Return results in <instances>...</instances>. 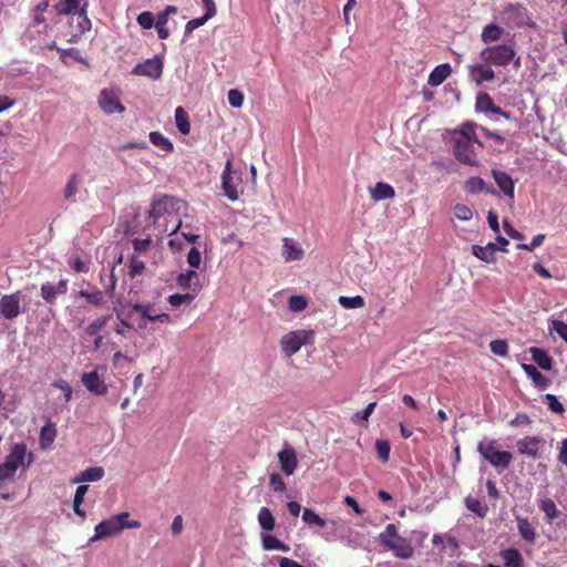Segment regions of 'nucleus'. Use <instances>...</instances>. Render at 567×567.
<instances>
[{
  "label": "nucleus",
  "mask_w": 567,
  "mask_h": 567,
  "mask_svg": "<svg viewBox=\"0 0 567 567\" xmlns=\"http://www.w3.org/2000/svg\"><path fill=\"white\" fill-rule=\"evenodd\" d=\"M478 125L466 122L453 131V153L455 158L465 165L477 166V153L484 145L476 134Z\"/></svg>",
  "instance_id": "nucleus-1"
},
{
  "label": "nucleus",
  "mask_w": 567,
  "mask_h": 567,
  "mask_svg": "<svg viewBox=\"0 0 567 567\" xmlns=\"http://www.w3.org/2000/svg\"><path fill=\"white\" fill-rule=\"evenodd\" d=\"M380 544L400 559H410L414 555L411 540L399 534L395 524H388L379 535Z\"/></svg>",
  "instance_id": "nucleus-2"
},
{
  "label": "nucleus",
  "mask_w": 567,
  "mask_h": 567,
  "mask_svg": "<svg viewBox=\"0 0 567 567\" xmlns=\"http://www.w3.org/2000/svg\"><path fill=\"white\" fill-rule=\"evenodd\" d=\"M221 189L230 202H236L244 194V172L233 167V161L226 162L221 173Z\"/></svg>",
  "instance_id": "nucleus-3"
},
{
  "label": "nucleus",
  "mask_w": 567,
  "mask_h": 567,
  "mask_svg": "<svg viewBox=\"0 0 567 567\" xmlns=\"http://www.w3.org/2000/svg\"><path fill=\"white\" fill-rule=\"evenodd\" d=\"M130 514L124 512L112 516L109 519L102 520L95 526V535L92 537V542L109 537L116 533L122 532L125 528H138L141 523L138 520H127Z\"/></svg>",
  "instance_id": "nucleus-4"
},
{
  "label": "nucleus",
  "mask_w": 567,
  "mask_h": 567,
  "mask_svg": "<svg viewBox=\"0 0 567 567\" xmlns=\"http://www.w3.org/2000/svg\"><path fill=\"white\" fill-rule=\"evenodd\" d=\"M477 451L484 460L499 470L508 468L513 460L511 452L496 450V442L493 440H482L477 445Z\"/></svg>",
  "instance_id": "nucleus-5"
},
{
  "label": "nucleus",
  "mask_w": 567,
  "mask_h": 567,
  "mask_svg": "<svg viewBox=\"0 0 567 567\" xmlns=\"http://www.w3.org/2000/svg\"><path fill=\"white\" fill-rule=\"evenodd\" d=\"M515 55L516 51L509 44L489 45L480 53L481 60L492 66H507L514 60Z\"/></svg>",
  "instance_id": "nucleus-6"
},
{
  "label": "nucleus",
  "mask_w": 567,
  "mask_h": 567,
  "mask_svg": "<svg viewBox=\"0 0 567 567\" xmlns=\"http://www.w3.org/2000/svg\"><path fill=\"white\" fill-rule=\"evenodd\" d=\"M315 339L313 330H295L285 334L280 340L281 351L286 357L297 353L302 346L312 344Z\"/></svg>",
  "instance_id": "nucleus-7"
},
{
  "label": "nucleus",
  "mask_w": 567,
  "mask_h": 567,
  "mask_svg": "<svg viewBox=\"0 0 567 567\" xmlns=\"http://www.w3.org/2000/svg\"><path fill=\"white\" fill-rule=\"evenodd\" d=\"M504 20L508 27L515 28H535L528 10L519 3H511L504 10Z\"/></svg>",
  "instance_id": "nucleus-8"
},
{
  "label": "nucleus",
  "mask_w": 567,
  "mask_h": 567,
  "mask_svg": "<svg viewBox=\"0 0 567 567\" xmlns=\"http://www.w3.org/2000/svg\"><path fill=\"white\" fill-rule=\"evenodd\" d=\"M132 311L141 316L142 321L171 323L172 318L166 312H156L154 303L137 302L132 306Z\"/></svg>",
  "instance_id": "nucleus-9"
},
{
  "label": "nucleus",
  "mask_w": 567,
  "mask_h": 567,
  "mask_svg": "<svg viewBox=\"0 0 567 567\" xmlns=\"http://www.w3.org/2000/svg\"><path fill=\"white\" fill-rule=\"evenodd\" d=\"M99 106L106 114L123 113L125 106L120 102L118 95L114 90L103 89L99 95Z\"/></svg>",
  "instance_id": "nucleus-10"
},
{
  "label": "nucleus",
  "mask_w": 567,
  "mask_h": 567,
  "mask_svg": "<svg viewBox=\"0 0 567 567\" xmlns=\"http://www.w3.org/2000/svg\"><path fill=\"white\" fill-rule=\"evenodd\" d=\"M0 313L4 319L12 320L21 313V292L4 295L0 299Z\"/></svg>",
  "instance_id": "nucleus-11"
},
{
  "label": "nucleus",
  "mask_w": 567,
  "mask_h": 567,
  "mask_svg": "<svg viewBox=\"0 0 567 567\" xmlns=\"http://www.w3.org/2000/svg\"><path fill=\"white\" fill-rule=\"evenodd\" d=\"M133 73L152 79H159L163 73V62L158 58L148 59L143 63H138L133 69Z\"/></svg>",
  "instance_id": "nucleus-12"
},
{
  "label": "nucleus",
  "mask_w": 567,
  "mask_h": 567,
  "mask_svg": "<svg viewBox=\"0 0 567 567\" xmlns=\"http://www.w3.org/2000/svg\"><path fill=\"white\" fill-rule=\"evenodd\" d=\"M278 460L282 473L290 476L295 473L298 466V458L296 451L292 446L287 445L278 453Z\"/></svg>",
  "instance_id": "nucleus-13"
},
{
  "label": "nucleus",
  "mask_w": 567,
  "mask_h": 567,
  "mask_svg": "<svg viewBox=\"0 0 567 567\" xmlns=\"http://www.w3.org/2000/svg\"><path fill=\"white\" fill-rule=\"evenodd\" d=\"M544 443L538 436H525L516 443L519 454L527 455L534 460L539 457V446Z\"/></svg>",
  "instance_id": "nucleus-14"
},
{
  "label": "nucleus",
  "mask_w": 567,
  "mask_h": 567,
  "mask_svg": "<svg viewBox=\"0 0 567 567\" xmlns=\"http://www.w3.org/2000/svg\"><path fill=\"white\" fill-rule=\"evenodd\" d=\"M468 75L473 82L481 85L495 79V72L492 65L487 63H476L468 66Z\"/></svg>",
  "instance_id": "nucleus-15"
},
{
  "label": "nucleus",
  "mask_w": 567,
  "mask_h": 567,
  "mask_svg": "<svg viewBox=\"0 0 567 567\" xmlns=\"http://www.w3.org/2000/svg\"><path fill=\"white\" fill-rule=\"evenodd\" d=\"M85 388L95 395H105L107 385L96 371L85 372L81 378Z\"/></svg>",
  "instance_id": "nucleus-16"
},
{
  "label": "nucleus",
  "mask_w": 567,
  "mask_h": 567,
  "mask_svg": "<svg viewBox=\"0 0 567 567\" xmlns=\"http://www.w3.org/2000/svg\"><path fill=\"white\" fill-rule=\"evenodd\" d=\"M32 458V453L27 452V445L23 443H17L11 447L10 453L7 455L4 463H9L12 470L17 472L19 466L24 464L25 457ZM31 462V460H29Z\"/></svg>",
  "instance_id": "nucleus-17"
},
{
  "label": "nucleus",
  "mask_w": 567,
  "mask_h": 567,
  "mask_svg": "<svg viewBox=\"0 0 567 567\" xmlns=\"http://www.w3.org/2000/svg\"><path fill=\"white\" fill-rule=\"evenodd\" d=\"M199 276L195 270H187L182 272L176 278V284L179 288L189 290L190 293L198 295L202 290V285L198 282Z\"/></svg>",
  "instance_id": "nucleus-18"
},
{
  "label": "nucleus",
  "mask_w": 567,
  "mask_h": 567,
  "mask_svg": "<svg viewBox=\"0 0 567 567\" xmlns=\"http://www.w3.org/2000/svg\"><path fill=\"white\" fill-rule=\"evenodd\" d=\"M68 291V280L62 279L56 285L45 282L41 286V297L48 303H54L59 295H64Z\"/></svg>",
  "instance_id": "nucleus-19"
},
{
  "label": "nucleus",
  "mask_w": 567,
  "mask_h": 567,
  "mask_svg": "<svg viewBox=\"0 0 567 567\" xmlns=\"http://www.w3.org/2000/svg\"><path fill=\"white\" fill-rule=\"evenodd\" d=\"M492 176L503 194L514 200L515 183L513 178L506 172L497 169L492 171Z\"/></svg>",
  "instance_id": "nucleus-20"
},
{
  "label": "nucleus",
  "mask_w": 567,
  "mask_h": 567,
  "mask_svg": "<svg viewBox=\"0 0 567 567\" xmlns=\"http://www.w3.org/2000/svg\"><path fill=\"white\" fill-rule=\"evenodd\" d=\"M476 109L482 112H491L493 114H498L504 116L505 118H509V114L503 111L499 106L495 105L493 99L487 93H480L476 97Z\"/></svg>",
  "instance_id": "nucleus-21"
},
{
  "label": "nucleus",
  "mask_w": 567,
  "mask_h": 567,
  "mask_svg": "<svg viewBox=\"0 0 567 567\" xmlns=\"http://www.w3.org/2000/svg\"><path fill=\"white\" fill-rule=\"evenodd\" d=\"M282 256L287 262L301 260L303 258V249L291 238H284Z\"/></svg>",
  "instance_id": "nucleus-22"
},
{
  "label": "nucleus",
  "mask_w": 567,
  "mask_h": 567,
  "mask_svg": "<svg viewBox=\"0 0 567 567\" xmlns=\"http://www.w3.org/2000/svg\"><path fill=\"white\" fill-rule=\"evenodd\" d=\"M498 250L496 244L488 243L486 246L473 245L472 254L487 264L495 261V252Z\"/></svg>",
  "instance_id": "nucleus-23"
},
{
  "label": "nucleus",
  "mask_w": 567,
  "mask_h": 567,
  "mask_svg": "<svg viewBox=\"0 0 567 567\" xmlns=\"http://www.w3.org/2000/svg\"><path fill=\"white\" fill-rule=\"evenodd\" d=\"M370 195L374 202H380L392 199L395 196V190L390 184L379 182L374 187L370 188Z\"/></svg>",
  "instance_id": "nucleus-24"
},
{
  "label": "nucleus",
  "mask_w": 567,
  "mask_h": 567,
  "mask_svg": "<svg viewBox=\"0 0 567 567\" xmlns=\"http://www.w3.org/2000/svg\"><path fill=\"white\" fill-rule=\"evenodd\" d=\"M517 529L520 537L529 544H533L536 539V532L533 524L526 517H516Z\"/></svg>",
  "instance_id": "nucleus-25"
},
{
  "label": "nucleus",
  "mask_w": 567,
  "mask_h": 567,
  "mask_svg": "<svg viewBox=\"0 0 567 567\" xmlns=\"http://www.w3.org/2000/svg\"><path fill=\"white\" fill-rule=\"evenodd\" d=\"M505 567H524V558L516 548H506L499 553Z\"/></svg>",
  "instance_id": "nucleus-26"
},
{
  "label": "nucleus",
  "mask_w": 567,
  "mask_h": 567,
  "mask_svg": "<svg viewBox=\"0 0 567 567\" xmlns=\"http://www.w3.org/2000/svg\"><path fill=\"white\" fill-rule=\"evenodd\" d=\"M104 476V468L101 466L89 467L71 480V483L95 482Z\"/></svg>",
  "instance_id": "nucleus-27"
},
{
  "label": "nucleus",
  "mask_w": 567,
  "mask_h": 567,
  "mask_svg": "<svg viewBox=\"0 0 567 567\" xmlns=\"http://www.w3.org/2000/svg\"><path fill=\"white\" fill-rule=\"evenodd\" d=\"M529 352L532 354V359L535 361V363L543 370L549 371L553 368V359L549 357V354L540 348L532 347L529 349Z\"/></svg>",
  "instance_id": "nucleus-28"
},
{
  "label": "nucleus",
  "mask_w": 567,
  "mask_h": 567,
  "mask_svg": "<svg viewBox=\"0 0 567 567\" xmlns=\"http://www.w3.org/2000/svg\"><path fill=\"white\" fill-rule=\"evenodd\" d=\"M56 437V429L54 423H47L40 431L39 443L42 450H48Z\"/></svg>",
  "instance_id": "nucleus-29"
},
{
  "label": "nucleus",
  "mask_w": 567,
  "mask_h": 567,
  "mask_svg": "<svg viewBox=\"0 0 567 567\" xmlns=\"http://www.w3.org/2000/svg\"><path fill=\"white\" fill-rule=\"evenodd\" d=\"M451 74V66L447 63L437 65L429 75L427 83L431 86H439Z\"/></svg>",
  "instance_id": "nucleus-30"
},
{
  "label": "nucleus",
  "mask_w": 567,
  "mask_h": 567,
  "mask_svg": "<svg viewBox=\"0 0 567 567\" xmlns=\"http://www.w3.org/2000/svg\"><path fill=\"white\" fill-rule=\"evenodd\" d=\"M82 0H60L55 4L58 14L75 16L82 8H80Z\"/></svg>",
  "instance_id": "nucleus-31"
},
{
  "label": "nucleus",
  "mask_w": 567,
  "mask_h": 567,
  "mask_svg": "<svg viewBox=\"0 0 567 567\" xmlns=\"http://www.w3.org/2000/svg\"><path fill=\"white\" fill-rule=\"evenodd\" d=\"M503 32H504V30L499 25H497L495 23H489L484 27V29L481 33V39L486 44L496 42L502 38Z\"/></svg>",
  "instance_id": "nucleus-32"
},
{
  "label": "nucleus",
  "mask_w": 567,
  "mask_h": 567,
  "mask_svg": "<svg viewBox=\"0 0 567 567\" xmlns=\"http://www.w3.org/2000/svg\"><path fill=\"white\" fill-rule=\"evenodd\" d=\"M522 368L525 371V373L533 380L536 386L543 390L546 389V386L548 385V380L537 370L535 365L524 363L522 364Z\"/></svg>",
  "instance_id": "nucleus-33"
},
{
  "label": "nucleus",
  "mask_w": 567,
  "mask_h": 567,
  "mask_svg": "<svg viewBox=\"0 0 567 567\" xmlns=\"http://www.w3.org/2000/svg\"><path fill=\"white\" fill-rule=\"evenodd\" d=\"M175 124L182 134H184V135L189 134L190 123H189L188 114L182 106H178L175 110Z\"/></svg>",
  "instance_id": "nucleus-34"
},
{
  "label": "nucleus",
  "mask_w": 567,
  "mask_h": 567,
  "mask_svg": "<svg viewBox=\"0 0 567 567\" xmlns=\"http://www.w3.org/2000/svg\"><path fill=\"white\" fill-rule=\"evenodd\" d=\"M79 297L84 298L90 305L94 307H101L105 303L104 292L100 289L93 291L80 290Z\"/></svg>",
  "instance_id": "nucleus-35"
},
{
  "label": "nucleus",
  "mask_w": 567,
  "mask_h": 567,
  "mask_svg": "<svg viewBox=\"0 0 567 567\" xmlns=\"http://www.w3.org/2000/svg\"><path fill=\"white\" fill-rule=\"evenodd\" d=\"M465 506L470 512L476 514L481 518H484L488 512V507L485 503L472 496H467L465 498Z\"/></svg>",
  "instance_id": "nucleus-36"
},
{
  "label": "nucleus",
  "mask_w": 567,
  "mask_h": 567,
  "mask_svg": "<svg viewBox=\"0 0 567 567\" xmlns=\"http://www.w3.org/2000/svg\"><path fill=\"white\" fill-rule=\"evenodd\" d=\"M258 523L260 527L266 532L274 530L276 526L275 517L268 507H261L258 513Z\"/></svg>",
  "instance_id": "nucleus-37"
},
{
  "label": "nucleus",
  "mask_w": 567,
  "mask_h": 567,
  "mask_svg": "<svg viewBox=\"0 0 567 567\" xmlns=\"http://www.w3.org/2000/svg\"><path fill=\"white\" fill-rule=\"evenodd\" d=\"M150 141L154 146L158 147L159 150L166 153L172 152L174 148L173 143L157 131L150 133Z\"/></svg>",
  "instance_id": "nucleus-38"
},
{
  "label": "nucleus",
  "mask_w": 567,
  "mask_h": 567,
  "mask_svg": "<svg viewBox=\"0 0 567 567\" xmlns=\"http://www.w3.org/2000/svg\"><path fill=\"white\" fill-rule=\"evenodd\" d=\"M82 181H83L82 176L78 173H74L70 176V178L68 179V183L65 185V188H64V198L66 200H70L75 196V194L79 190L80 185L82 184Z\"/></svg>",
  "instance_id": "nucleus-39"
},
{
  "label": "nucleus",
  "mask_w": 567,
  "mask_h": 567,
  "mask_svg": "<svg viewBox=\"0 0 567 567\" xmlns=\"http://www.w3.org/2000/svg\"><path fill=\"white\" fill-rule=\"evenodd\" d=\"M89 489L87 485H79L75 491V495L73 498V511L76 515L84 518L86 513L81 508V505L84 502L85 494Z\"/></svg>",
  "instance_id": "nucleus-40"
},
{
  "label": "nucleus",
  "mask_w": 567,
  "mask_h": 567,
  "mask_svg": "<svg viewBox=\"0 0 567 567\" xmlns=\"http://www.w3.org/2000/svg\"><path fill=\"white\" fill-rule=\"evenodd\" d=\"M262 547L266 550H281V551H288L289 547L284 544L281 540H279L274 535H264L261 538Z\"/></svg>",
  "instance_id": "nucleus-41"
},
{
  "label": "nucleus",
  "mask_w": 567,
  "mask_h": 567,
  "mask_svg": "<svg viewBox=\"0 0 567 567\" xmlns=\"http://www.w3.org/2000/svg\"><path fill=\"white\" fill-rule=\"evenodd\" d=\"M145 270V262L137 256L133 255L128 261V276L135 278L141 276Z\"/></svg>",
  "instance_id": "nucleus-42"
},
{
  "label": "nucleus",
  "mask_w": 567,
  "mask_h": 567,
  "mask_svg": "<svg viewBox=\"0 0 567 567\" xmlns=\"http://www.w3.org/2000/svg\"><path fill=\"white\" fill-rule=\"evenodd\" d=\"M168 199V196H163L161 199L154 200L150 210V217L157 219L162 216L166 212Z\"/></svg>",
  "instance_id": "nucleus-43"
},
{
  "label": "nucleus",
  "mask_w": 567,
  "mask_h": 567,
  "mask_svg": "<svg viewBox=\"0 0 567 567\" xmlns=\"http://www.w3.org/2000/svg\"><path fill=\"white\" fill-rule=\"evenodd\" d=\"M486 188V183L481 177H471L465 182V190L470 194H478Z\"/></svg>",
  "instance_id": "nucleus-44"
},
{
  "label": "nucleus",
  "mask_w": 567,
  "mask_h": 567,
  "mask_svg": "<svg viewBox=\"0 0 567 567\" xmlns=\"http://www.w3.org/2000/svg\"><path fill=\"white\" fill-rule=\"evenodd\" d=\"M339 303L346 309H355L364 307L365 302L361 296L347 297L341 296L339 298Z\"/></svg>",
  "instance_id": "nucleus-45"
},
{
  "label": "nucleus",
  "mask_w": 567,
  "mask_h": 567,
  "mask_svg": "<svg viewBox=\"0 0 567 567\" xmlns=\"http://www.w3.org/2000/svg\"><path fill=\"white\" fill-rule=\"evenodd\" d=\"M302 520L308 525H316L319 527L326 526V520L310 508L303 509Z\"/></svg>",
  "instance_id": "nucleus-46"
},
{
  "label": "nucleus",
  "mask_w": 567,
  "mask_h": 567,
  "mask_svg": "<svg viewBox=\"0 0 567 567\" xmlns=\"http://www.w3.org/2000/svg\"><path fill=\"white\" fill-rule=\"evenodd\" d=\"M196 295L187 293H174L168 297V302L172 307H179L183 303H190L195 299Z\"/></svg>",
  "instance_id": "nucleus-47"
},
{
  "label": "nucleus",
  "mask_w": 567,
  "mask_h": 567,
  "mask_svg": "<svg viewBox=\"0 0 567 567\" xmlns=\"http://www.w3.org/2000/svg\"><path fill=\"white\" fill-rule=\"evenodd\" d=\"M539 508L545 513L546 517L549 520H553L558 516V509L556 507V504L550 498L543 499L539 504Z\"/></svg>",
  "instance_id": "nucleus-48"
},
{
  "label": "nucleus",
  "mask_w": 567,
  "mask_h": 567,
  "mask_svg": "<svg viewBox=\"0 0 567 567\" xmlns=\"http://www.w3.org/2000/svg\"><path fill=\"white\" fill-rule=\"evenodd\" d=\"M453 214L458 220H470L473 217L472 209L465 204H456L453 208Z\"/></svg>",
  "instance_id": "nucleus-49"
},
{
  "label": "nucleus",
  "mask_w": 567,
  "mask_h": 567,
  "mask_svg": "<svg viewBox=\"0 0 567 567\" xmlns=\"http://www.w3.org/2000/svg\"><path fill=\"white\" fill-rule=\"evenodd\" d=\"M288 306L291 311L300 312L307 308L308 300L303 296H291Z\"/></svg>",
  "instance_id": "nucleus-50"
},
{
  "label": "nucleus",
  "mask_w": 567,
  "mask_h": 567,
  "mask_svg": "<svg viewBox=\"0 0 567 567\" xmlns=\"http://www.w3.org/2000/svg\"><path fill=\"white\" fill-rule=\"evenodd\" d=\"M73 18H75L78 23V31L80 33H84L91 29V21L86 16L85 10L82 8Z\"/></svg>",
  "instance_id": "nucleus-51"
},
{
  "label": "nucleus",
  "mask_w": 567,
  "mask_h": 567,
  "mask_svg": "<svg viewBox=\"0 0 567 567\" xmlns=\"http://www.w3.org/2000/svg\"><path fill=\"white\" fill-rule=\"evenodd\" d=\"M489 349L494 354L499 357H506L508 354V344L502 339L491 341Z\"/></svg>",
  "instance_id": "nucleus-52"
},
{
  "label": "nucleus",
  "mask_w": 567,
  "mask_h": 567,
  "mask_svg": "<svg viewBox=\"0 0 567 567\" xmlns=\"http://www.w3.org/2000/svg\"><path fill=\"white\" fill-rule=\"evenodd\" d=\"M390 443L386 440H378L375 442V451L382 462H388L390 457Z\"/></svg>",
  "instance_id": "nucleus-53"
},
{
  "label": "nucleus",
  "mask_w": 567,
  "mask_h": 567,
  "mask_svg": "<svg viewBox=\"0 0 567 567\" xmlns=\"http://www.w3.org/2000/svg\"><path fill=\"white\" fill-rule=\"evenodd\" d=\"M109 319H110V316H103V317H100V318L93 320L86 329L87 333L90 336L96 334L100 330H102L106 326Z\"/></svg>",
  "instance_id": "nucleus-54"
},
{
  "label": "nucleus",
  "mask_w": 567,
  "mask_h": 567,
  "mask_svg": "<svg viewBox=\"0 0 567 567\" xmlns=\"http://www.w3.org/2000/svg\"><path fill=\"white\" fill-rule=\"evenodd\" d=\"M228 103L233 107H241L244 104V94L241 91L237 89H231L228 91Z\"/></svg>",
  "instance_id": "nucleus-55"
},
{
  "label": "nucleus",
  "mask_w": 567,
  "mask_h": 567,
  "mask_svg": "<svg viewBox=\"0 0 567 567\" xmlns=\"http://www.w3.org/2000/svg\"><path fill=\"white\" fill-rule=\"evenodd\" d=\"M545 402L548 405L549 410L557 413L563 414L565 412L564 405L559 402L556 395L546 394Z\"/></svg>",
  "instance_id": "nucleus-56"
},
{
  "label": "nucleus",
  "mask_w": 567,
  "mask_h": 567,
  "mask_svg": "<svg viewBox=\"0 0 567 567\" xmlns=\"http://www.w3.org/2000/svg\"><path fill=\"white\" fill-rule=\"evenodd\" d=\"M49 7L48 0H42L39 4L34 8V16H33V22L35 24H41L45 22V18L43 16L44 11H47Z\"/></svg>",
  "instance_id": "nucleus-57"
},
{
  "label": "nucleus",
  "mask_w": 567,
  "mask_h": 567,
  "mask_svg": "<svg viewBox=\"0 0 567 567\" xmlns=\"http://www.w3.org/2000/svg\"><path fill=\"white\" fill-rule=\"evenodd\" d=\"M166 23H167L166 14H159L157 22L155 24L159 39H167L169 37V31L166 28Z\"/></svg>",
  "instance_id": "nucleus-58"
},
{
  "label": "nucleus",
  "mask_w": 567,
  "mask_h": 567,
  "mask_svg": "<svg viewBox=\"0 0 567 567\" xmlns=\"http://www.w3.org/2000/svg\"><path fill=\"white\" fill-rule=\"evenodd\" d=\"M138 24L144 29H151L154 25V16L152 12L144 11L137 17Z\"/></svg>",
  "instance_id": "nucleus-59"
},
{
  "label": "nucleus",
  "mask_w": 567,
  "mask_h": 567,
  "mask_svg": "<svg viewBox=\"0 0 567 567\" xmlns=\"http://www.w3.org/2000/svg\"><path fill=\"white\" fill-rule=\"evenodd\" d=\"M269 484L272 487V489L277 493L286 491V483L278 473H274L270 475Z\"/></svg>",
  "instance_id": "nucleus-60"
},
{
  "label": "nucleus",
  "mask_w": 567,
  "mask_h": 567,
  "mask_svg": "<svg viewBox=\"0 0 567 567\" xmlns=\"http://www.w3.org/2000/svg\"><path fill=\"white\" fill-rule=\"evenodd\" d=\"M151 244L152 239L150 237L145 239L135 238L132 240V245L136 254L145 252L150 248Z\"/></svg>",
  "instance_id": "nucleus-61"
},
{
  "label": "nucleus",
  "mask_w": 567,
  "mask_h": 567,
  "mask_svg": "<svg viewBox=\"0 0 567 567\" xmlns=\"http://www.w3.org/2000/svg\"><path fill=\"white\" fill-rule=\"evenodd\" d=\"M503 228H504V231L506 233V235L515 240H523L525 238L520 231L516 230L512 226V224L509 223L508 219L503 220Z\"/></svg>",
  "instance_id": "nucleus-62"
},
{
  "label": "nucleus",
  "mask_w": 567,
  "mask_h": 567,
  "mask_svg": "<svg viewBox=\"0 0 567 567\" xmlns=\"http://www.w3.org/2000/svg\"><path fill=\"white\" fill-rule=\"evenodd\" d=\"M551 328L567 343V323L560 320H554Z\"/></svg>",
  "instance_id": "nucleus-63"
},
{
  "label": "nucleus",
  "mask_w": 567,
  "mask_h": 567,
  "mask_svg": "<svg viewBox=\"0 0 567 567\" xmlns=\"http://www.w3.org/2000/svg\"><path fill=\"white\" fill-rule=\"evenodd\" d=\"M200 261H202L200 251L197 248L193 247L188 251L187 262L189 264L190 267L198 268L200 265Z\"/></svg>",
  "instance_id": "nucleus-64"
}]
</instances>
